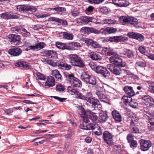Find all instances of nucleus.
<instances>
[{
  "instance_id": "nucleus-1",
  "label": "nucleus",
  "mask_w": 154,
  "mask_h": 154,
  "mask_svg": "<svg viewBox=\"0 0 154 154\" xmlns=\"http://www.w3.org/2000/svg\"><path fill=\"white\" fill-rule=\"evenodd\" d=\"M69 56V62L71 65L82 68L85 66V63L82 59L77 54H70Z\"/></svg>"
},
{
  "instance_id": "nucleus-2",
  "label": "nucleus",
  "mask_w": 154,
  "mask_h": 154,
  "mask_svg": "<svg viewBox=\"0 0 154 154\" xmlns=\"http://www.w3.org/2000/svg\"><path fill=\"white\" fill-rule=\"evenodd\" d=\"M17 9L20 12L30 14L35 12L37 10L35 6L29 5H19L17 6Z\"/></svg>"
},
{
  "instance_id": "nucleus-3",
  "label": "nucleus",
  "mask_w": 154,
  "mask_h": 154,
  "mask_svg": "<svg viewBox=\"0 0 154 154\" xmlns=\"http://www.w3.org/2000/svg\"><path fill=\"white\" fill-rule=\"evenodd\" d=\"M119 21L123 25L129 23L134 25L135 27H137V25L138 23L137 19L132 17L122 16L119 18Z\"/></svg>"
},
{
  "instance_id": "nucleus-4",
  "label": "nucleus",
  "mask_w": 154,
  "mask_h": 154,
  "mask_svg": "<svg viewBox=\"0 0 154 154\" xmlns=\"http://www.w3.org/2000/svg\"><path fill=\"white\" fill-rule=\"evenodd\" d=\"M113 135L108 131H105L103 133V138L104 142L109 146L114 144L113 139Z\"/></svg>"
},
{
  "instance_id": "nucleus-5",
  "label": "nucleus",
  "mask_w": 154,
  "mask_h": 154,
  "mask_svg": "<svg viewBox=\"0 0 154 154\" xmlns=\"http://www.w3.org/2000/svg\"><path fill=\"white\" fill-rule=\"evenodd\" d=\"M97 86V87H96L97 88L96 94L101 101L104 102H107L108 99L106 96L105 94V90L103 87Z\"/></svg>"
},
{
  "instance_id": "nucleus-6",
  "label": "nucleus",
  "mask_w": 154,
  "mask_h": 154,
  "mask_svg": "<svg viewBox=\"0 0 154 154\" xmlns=\"http://www.w3.org/2000/svg\"><path fill=\"white\" fill-rule=\"evenodd\" d=\"M7 38L11 43L13 45H18L21 43L20 36L17 35L10 34L8 36Z\"/></svg>"
},
{
  "instance_id": "nucleus-7",
  "label": "nucleus",
  "mask_w": 154,
  "mask_h": 154,
  "mask_svg": "<svg viewBox=\"0 0 154 154\" xmlns=\"http://www.w3.org/2000/svg\"><path fill=\"white\" fill-rule=\"evenodd\" d=\"M139 143L140 145V149L143 151L148 150L152 146L151 141L149 140L141 139L139 140Z\"/></svg>"
},
{
  "instance_id": "nucleus-8",
  "label": "nucleus",
  "mask_w": 154,
  "mask_h": 154,
  "mask_svg": "<svg viewBox=\"0 0 154 154\" xmlns=\"http://www.w3.org/2000/svg\"><path fill=\"white\" fill-rule=\"evenodd\" d=\"M94 20L93 17L86 16H82L76 19L77 23L83 24H87L90 22H93Z\"/></svg>"
},
{
  "instance_id": "nucleus-9",
  "label": "nucleus",
  "mask_w": 154,
  "mask_h": 154,
  "mask_svg": "<svg viewBox=\"0 0 154 154\" xmlns=\"http://www.w3.org/2000/svg\"><path fill=\"white\" fill-rule=\"evenodd\" d=\"M88 98L86 101L90 106L94 108H100L101 107V104L97 99H94L90 96H89Z\"/></svg>"
},
{
  "instance_id": "nucleus-10",
  "label": "nucleus",
  "mask_w": 154,
  "mask_h": 154,
  "mask_svg": "<svg viewBox=\"0 0 154 154\" xmlns=\"http://www.w3.org/2000/svg\"><path fill=\"white\" fill-rule=\"evenodd\" d=\"M107 67L112 74L115 75H119L120 74L121 72V69L115 65L112 64H109L107 65Z\"/></svg>"
},
{
  "instance_id": "nucleus-11",
  "label": "nucleus",
  "mask_w": 154,
  "mask_h": 154,
  "mask_svg": "<svg viewBox=\"0 0 154 154\" xmlns=\"http://www.w3.org/2000/svg\"><path fill=\"white\" fill-rule=\"evenodd\" d=\"M143 103L147 107H150L153 105L154 100L148 95H145L141 97Z\"/></svg>"
},
{
  "instance_id": "nucleus-12",
  "label": "nucleus",
  "mask_w": 154,
  "mask_h": 154,
  "mask_svg": "<svg viewBox=\"0 0 154 154\" xmlns=\"http://www.w3.org/2000/svg\"><path fill=\"white\" fill-rule=\"evenodd\" d=\"M116 28L113 27L103 28L98 30V34H102L104 35L114 33L117 32Z\"/></svg>"
},
{
  "instance_id": "nucleus-13",
  "label": "nucleus",
  "mask_w": 154,
  "mask_h": 154,
  "mask_svg": "<svg viewBox=\"0 0 154 154\" xmlns=\"http://www.w3.org/2000/svg\"><path fill=\"white\" fill-rule=\"evenodd\" d=\"M85 42L88 47L94 48H98L100 47L99 43L92 39L86 38L85 40Z\"/></svg>"
},
{
  "instance_id": "nucleus-14",
  "label": "nucleus",
  "mask_w": 154,
  "mask_h": 154,
  "mask_svg": "<svg viewBox=\"0 0 154 154\" xmlns=\"http://www.w3.org/2000/svg\"><path fill=\"white\" fill-rule=\"evenodd\" d=\"M21 49L17 47L11 48L8 50L9 54L13 56H17L22 53Z\"/></svg>"
},
{
  "instance_id": "nucleus-15",
  "label": "nucleus",
  "mask_w": 154,
  "mask_h": 154,
  "mask_svg": "<svg viewBox=\"0 0 154 154\" xmlns=\"http://www.w3.org/2000/svg\"><path fill=\"white\" fill-rule=\"evenodd\" d=\"M98 29L92 27H84L80 29V32H82L85 33H93L98 34Z\"/></svg>"
},
{
  "instance_id": "nucleus-16",
  "label": "nucleus",
  "mask_w": 154,
  "mask_h": 154,
  "mask_svg": "<svg viewBox=\"0 0 154 154\" xmlns=\"http://www.w3.org/2000/svg\"><path fill=\"white\" fill-rule=\"evenodd\" d=\"M60 37H63L64 39L72 40L73 39L74 36L72 33L68 32H62L59 33Z\"/></svg>"
},
{
  "instance_id": "nucleus-17",
  "label": "nucleus",
  "mask_w": 154,
  "mask_h": 154,
  "mask_svg": "<svg viewBox=\"0 0 154 154\" xmlns=\"http://www.w3.org/2000/svg\"><path fill=\"white\" fill-rule=\"evenodd\" d=\"M123 90L129 97H133L135 95V93L131 86H125L124 87Z\"/></svg>"
},
{
  "instance_id": "nucleus-18",
  "label": "nucleus",
  "mask_w": 154,
  "mask_h": 154,
  "mask_svg": "<svg viewBox=\"0 0 154 154\" xmlns=\"http://www.w3.org/2000/svg\"><path fill=\"white\" fill-rule=\"evenodd\" d=\"M55 85V81L54 78L51 76H48L45 82V86L48 87H52Z\"/></svg>"
},
{
  "instance_id": "nucleus-19",
  "label": "nucleus",
  "mask_w": 154,
  "mask_h": 154,
  "mask_svg": "<svg viewBox=\"0 0 154 154\" xmlns=\"http://www.w3.org/2000/svg\"><path fill=\"white\" fill-rule=\"evenodd\" d=\"M15 65L18 67H22L26 69H32L31 66L27 62L23 61H18L15 63Z\"/></svg>"
},
{
  "instance_id": "nucleus-20",
  "label": "nucleus",
  "mask_w": 154,
  "mask_h": 154,
  "mask_svg": "<svg viewBox=\"0 0 154 154\" xmlns=\"http://www.w3.org/2000/svg\"><path fill=\"white\" fill-rule=\"evenodd\" d=\"M112 114L114 119L116 121L120 122L122 121V118L120 113L116 110H113Z\"/></svg>"
},
{
  "instance_id": "nucleus-21",
  "label": "nucleus",
  "mask_w": 154,
  "mask_h": 154,
  "mask_svg": "<svg viewBox=\"0 0 154 154\" xmlns=\"http://www.w3.org/2000/svg\"><path fill=\"white\" fill-rule=\"evenodd\" d=\"M108 118L109 116L106 112H102L99 113V119L101 123L105 122Z\"/></svg>"
},
{
  "instance_id": "nucleus-22",
  "label": "nucleus",
  "mask_w": 154,
  "mask_h": 154,
  "mask_svg": "<svg viewBox=\"0 0 154 154\" xmlns=\"http://www.w3.org/2000/svg\"><path fill=\"white\" fill-rule=\"evenodd\" d=\"M102 52L103 54L109 56L112 54L114 51L109 47H104L102 48Z\"/></svg>"
},
{
  "instance_id": "nucleus-23",
  "label": "nucleus",
  "mask_w": 154,
  "mask_h": 154,
  "mask_svg": "<svg viewBox=\"0 0 154 154\" xmlns=\"http://www.w3.org/2000/svg\"><path fill=\"white\" fill-rule=\"evenodd\" d=\"M89 56L92 60L95 61L100 60L102 59L98 53L94 51L90 52L89 54Z\"/></svg>"
},
{
  "instance_id": "nucleus-24",
  "label": "nucleus",
  "mask_w": 154,
  "mask_h": 154,
  "mask_svg": "<svg viewBox=\"0 0 154 154\" xmlns=\"http://www.w3.org/2000/svg\"><path fill=\"white\" fill-rule=\"evenodd\" d=\"M111 55L112 56L109 58L110 62L112 63V64H114L116 65L119 59V58H118V55L117 53L114 52Z\"/></svg>"
},
{
  "instance_id": "nucleus-25",
  "label": "nucleus",
  "mask_w": 154,
  "mask_h": 154,
  "mask_svg": "<svg viewBox=\"0 0 154 154\" xmlns=\"http://www.w3.org/2000/svg\"><path fill=\"white\" fill-rule=\"evenodd\" d=\"M78 109L77 111L81 117L85 116L87 115V112L89 111L88 110H85L83 107L82 106H79L77 107Z\"/></svg>"
},
{
  "instance_id": "nucleus-26",
  "label": "nucleus",
  "mask_w": 154,
  "mask_h": 154,
  "mask_svg": "<svg viewBox=\"0 0 154 154\" xmlns=\"http://www.w3.org/2000/svg\"><path fill=\"white\" fill-rule=\"evenodd\" d=\"M120 55L122 57L125 56L128 58L132 59L134 56L132 51L129 49H126L124 51L120 53Z\"/></svg>"
},
{
  "instance_id": "nucleus-27",
  "label": "nucleus",
  "mask_w": 154,
  "mask_h": 154,
  "mask_svg": "<svg viewBox=\"0 0 154 154\" xmlns=\"http://www.w3.org/2000/svg\"><path fill=\"white\" fill-rule=\"evenodd\" d=\"M91 75V74L89 72L84 71L82 73L81 78L83 81L86 83Z\"/></svg>"
},
{
  "instance_id": "nucleus-28",
  "label": "nucleus",
  "mask_w": 154,
  "mask_h": 154,
  "mask_svg": "<svg viewBox=\"0 0 154 154\" xmlns=\"http://www.w3.org/2000/svg\"><path fill=\"white\" fill-rule=\"evenodd\" d=\"M88 118L92 121H96L98 119V116L95 113L89 110L87 112Z\"/></svg>"
},
{
  "instance_id": "nucleus-29",
  "label": "nucleus",
  "mask_w": 154,
  "mask_h": 154,
  "mask_svg": "<svg viewBox=\"0 0 154 154\" xmlns=\"http://www.w3.org/2000/svg\"><path fill=\"white\" fill-rule=\"evenodd\" d=\"M52 74L53 76H55L56 79L58 81L62 80L63 78L60 72L57 69L53 70L52 72Z\"/></svg>"
},
{
  "instance_id": "nucleus-30",
  "label": "nucleus",
  "mask_w": 154,
  "mask_h": 154,
  "mask_svg": "<svg viewBox=\"0 0 154 154\" xmlns=\"http://www.w3.org/2000/svg\"><path fill=\"white\" fill-rule=\"evenodd\" d=\"M130 129L132 133L137 134L139 132V129L137 127L136 124L134 123L133 122L130 123Z\"/></svg>"
},
{
  "instance_id": "nucleus-31",
  "label": "nucleus",
  "mask_w": 154,
  "mask_h": 154,
  "mask_svg": "<svg viewBox=\"0 0 154 154\" xmlns=\"http://www.w3.org/2000/svg\"><path fill=\"white\" fill-rule=\"evenodd\" d=\"M74 87L80 88L82 86V83L80 80L76 78H75L71 83Z\"/></svg>"
},
{
  "instance_id": "nucleus-32",
  "label": "nucleus",
  "mask_w": 154,
  "mask_h": 154,
  "mask_svg": "<svg viewBox=\"0 0 154 154\" xmlns=\"http://www.w3.org/2000/svg\"><path fill=\"white\" fill-rule=\"evenodd\" d=\"M64 75L67 81H69L71 83L75 78L72 74H69L67 72L64 73Z\"/></svg>"
},
{
  "instance_id": "nucleus-33",
  "label": "nucleus",
  "mask_w": 154,
  "mask_h": 154,
  "mask_svg": "<svg viewBox=\"0 0 154 154\" xmlns=\"http://www.w3.org/2000/svg\"><path fill=\"white\" fill-rule=\"evenodd\" d=\"M90 94H91L90 93H88L86 95H85L79 91V92L78 93L76 96L77 98L86 101L87 99H88V97L89 95H90Z\"/></svg>"
},
{
  "instance_id": "nucleus-34",
  "label": "nucleus",
  "mask_w": 154,
  "mask_h": 154,
  "mask_svg": "<svg viewBox=\"0 0 154 154\" xmlns=\"http://www.w3.org/2000/svg\"><path fill=\"white\" fill-rule=\"evenodd\" d=\"M92 85H96L97 80L95 77L91 74L87 82Z\"/></svg>"
},
{
  "instance_id": "nucleus-35",
  "label": "nucleus",
  "mask_w": 154,
  "mask_h": 154,
  "mask_svg": "<svg viewBox=\"0 0 154 154\" xmlns=\"http://www.w3.org/2000/svg\"><path fill=\"white\" fill-rule=\"evenodd\" d=\"M67 91L72 95L75 96H76L79 92L77 89L71 86H69L68 87Z\"/></svg>"
},
{
  "instance_id": "nucleus-36",
  "label": "nucleus",
  "mask_w": 154,
  "mask_h": 154,
  "mask_svg": "<svg viewBox=\"0 0 154 154\" xmlns=\"http://www.w3.org/2000/svg\"><path fill=\"white\" fill-rule=\"evenodd\" d=\"M112 150L113 151L116 153H119L123 151L121 145L119 144L114 146L112 148Z\"/></svg>"
},
{
  "instance_id": "nucleus-37",
  "label": "nucleus",
  "mask_w": 154,
  "mask_h": 154,
  "mask_svg": "<svg viewBox=\"0 0 154 154\" xmlns=\"http://www.w3.org/2000/svg\"><path fill=\"white\" fill-rule=\"evenodd\" d=\"M114 42H122L123 41L127 40L128 38L126 37L122 36H114Z\"/></svg>"
},
{
  "instance_id": "nucleus-38",
  "label": "nucleus",
  "mask_w": 154,
  "mask_h": 154,
  "mask_svg": "<svg viewBox=\"0 0 154 154\" xmlns=\"http://www.w3.org/2000/svg\"><path fill=\"white\" fill-rule=\"evenodd\" d=\"M55 45L56 47L62 50L66 49V44L61 42H56Z\"/></svg>"
},
{
  "instance_id": "nucleus-39",
  "label": "nucleus",
  "mask_w": 154,
  "mask_h": 154,
  "mask_svg": "<svg viewBox=\"0 0 154 154\" xmlns=\"http://www.w3.org/2000/svg\"><path fill=\"white\" fill-rule=\"evenodd\" d=\"M89 130L91 129L92 130H97L98 128H100V126L98 125L95 122L91 123L89 125Z\"/></svg>"
},
{
  "instance_id": "nucleus-40",
  "label": "nucleus",
  "mask_w": 154,
  "mask_h": 154,
  "mask_svg": "<svg viewBox=\"0 0 154 154\" xmlns=\"http://www.w3.org/2000/svg\"><path fill=\"white\" fill-rule=\"evenodd\" d=\"M126 63V62L122 59L119 58L118 63L116 64L119 67H123L125 66Z\"/></svg>"
},
{
  "instance_id": "nucleus-41",
  "label": "nucleus",
  "mask_w": 154,
  "mask_h": 154,
  "mask_svg": "<svg viewBox=\"0 0 154 154\" xmlns=\"http://www.w3.org/2000/svg\"><path fill=\"white\" fill-rule=\"evenodd\" d=\"M130 4L128 1L127 0H120L119 3V7H126L128 6Z\"/></svg>"
},
{
  "instance_id": "nucleus-42",
  "label": "nucleus",
  "mask_w": 154,
  "mask_h": 154,
  "mask_svg": "<svg viewBox=\"0 0 154 154\" xmlns=\"http://www.w3.org/2000/svg\"><path fill=\"white\" fill-rule=\"evenodd\" d=\"M148 83L149 84L148 90V91L150 93H154V82L149 81Z\"/></svg>"
},
{
  "instance_id": "nucleus-43",
  "label": "nucleus",
  "mask_w": 154,
  "mask_h": 154,
  "mask_svg": "<svg viewBox=\"0 0 154 154\" xmlns=\"http://www.w3.org/2000/svg\"><path fill=\"white\" fill-rule=\"evenodd\" d=\"M51 53V50H43L42 51L41 54L42 56H47L49 57Z\"/></svg>"
},
{
  "instance_id": "nucleus-44",
  "label": "nucleus",
  "mask_w": 154,
  "mask_h": 154,
  "mask_svg": "<svg viewBox=\"0 0 154 154\" xmlns=\"http://www.w3.org/2000/svg\"><path fill=\"white\" fill-rule=\"evenodd\" d=\"M11 12H6L0 14V16L2 18L5 19H10Z\"/></svg>"
},
{
  "instance_id": "nucleus-45",
  "label": "nucleus",
  "mask_w": 154,
  "mask_h": 154,
  "mask_svg": "<svg viewBox=\"0 0 154 154\" xmlns=\"http://www.w3.org/2000/svg\"><path fill=\"white\" fill-rule=\"evenodd\" d=\"M136 65L144 69L146 67V63L145 61H138L136 63Z\"/></svg>"
},
{
  "instance_id": "nucleus-46",
  "label": "nucleus",
  "mask_w": 154,
  "mask_h": 154,
  "mask_svg": "<svg viewBox=\"0 0 154 154\" xmlns=\"http://www.w3.org/2000/svg\"><path fill=\"white\" fill-rule=\"evenodd\" d=\"M131 97H128L127 96L124 95L122 98V102L127 105V104H128L130 101L131 100Z\"/></svg>"
},
{
  "instance_id": "nucleus-47",
  "label": "nucleus",
  "mask_w": 154,
  "mask_h": 154,
  "mask_svg": "<svg viewBox=\"0 0 154 154\" xmlns=\"http://www.w3.org/2000/svg\"><path fill=\"white\" fill-rule=\"evenodd\" d=\"M53 10H54L57 12L58 14L60 13L64 12L66 11V9L65 8L58 6L57 7L53 8Z\"/></svg>"
},
{
  "instance_id": "nucleus-48",
  "label": "nucleus",
  "mask_w": 154,
  "mask_h": 154,
  "mask_svg": "<svg viewBox=\"0 0 154 154\" xmlns=\"http://www.w3.org/2000/svg\"><path fill=\"white\" fill-rule=\"evenodd\" d=\"M128 104L131 107L134 108H136L137 107L138 105V103L135 100H133L131 98V100H130Z\"/></svg>"
},
{
  "instance_id": "nucleus-49",
  "label": "nucleus",
  "mask_w": 154,
  "mask_h": 154,
  "mask_svg": "<svg viewBox=\"0 0 154 154\" xmlns=\"http://www.w3.org/2000/svg\"><path fill=\"white\" fill-rule=\"evenodd\" d=\"M105 68L103 66H96L95 71L97 73L101 74Z\"/></svg>"
},
{
  "instance_id": "nucleus-50",
  "label": "nucleus",
  "mask_w": 154,
  "mask_h": 154,
  "mask_svg": "<svg viewBox=\"0 0 154 154\" xmlns=\"http://www.w3.org/2000/svg\"><path fill=\"white\" fill-rule=\"evenodd\" d=\"M101 74L104 77L106 78H108L109 76L110 73L106 68L105 67Z\"/></svg>"
},
{
  "instance_id": "nucleus-51",
  "label": "nucleus",
  "mask_w": 154,
  "mask_h": 154,
  "mask_svg": "<svg viewBox=\"0 0 154 154\" xmlns=\"http://www.w3.org/2000/svg\"><path fill=\"white\" fill-rule=\"evenodd\" d=\"M35 74L38 79L40 80H45L46 79V77L45 75L40 72H37Z\"/></svg>"
},
{
  "instance_id": "nucleus-52",
  "label": "nucleus",
  "mask_w": 154,
  "mask_h": 154,
  "mask_svg": "<svg viewBox=\"0 0 154 154\" xmlns=\"http://www.w3.org/2000/svg\"><path fill=\"white\" fill-rule=\"evenodd\" d=\"M68 133L64 135L66 139L70 138L74 134L73 131L71 129H69L68 131Z\"/></svg>"
},
{
  "instance_id": "nucleus-53",
  "label": "nucleus",
  "mask_w": 154,
  "mask_h": 154,
  "mask_svg": "<svg viewBox=\"0 0 154 154\" xmlns=\"http://www.w3.org/2000/svg\"><path fill=\"white\" fill-rule=\"evenodd\" d=\"M73 42L66 44V49L68 50H74V48Z\"/></svg>"
},
{
  "instance_id": "nucleus-54",
  "label": "nucleus",
  "mask_w": 154,
  "mask_h": 154,
  "mask_svg": "<svg viewBox=\"0 0 154 154\" xmlns=\"http://www.w3.org/2000/svg\"><path fill=\"white\" fill-rule=\"evenodd\" d=\"M37 49L38 50L42 49L46 46V44L43 42H40L36 45Z\"/></svg>"
},
{
  "instance_id": "nucleus-55",
  "label": "nucleus",
  "mask_w": 154,
  "mask_h": 154,
  "mask_svg": "<svg viewBox=\"0 0 154 154\" xmlns=\"http://www.w3.org/2000/svg\"><path fill=\"white\" fill-rule=\"evenodd\" d=\"M104 23L105 24H114L116 23V21L114 20L106 19L103 20Z\"/></svg>"
},
{
  "instance_id": "nucleus-56",
  "label": "nucleus",
  "mask_w": 154,
  "mask_h": 154,
  "mask_svg": "<svg viewBox=\"0 0 154 154\" xmlns=\"http://www.w3.org/2000/svg\"><path fill=\"white\" fill-rule=\"evenodd\" d=\"M100 11L101 13L105 14H107L109 13V10L108 8L106 7H103L100 8Z\"/></svg>"
},
{
  "instance_id": "nucleus-57",
  "label": "nucleus",
  "mask_w": 154,
  "mask_h": 154,
  "mask_svg": "<svg viewBox=\"0 0 154 154\" xmlns=\"http://www.w3.org/2000/svg\"><path fill=\"white\" fill-rule=\"evenodd\" d=\"M144 38V37L142 35L140 34L137 33L135 39L138 40L139 42H142L143 41Z\"/></svg>"
},
{
  "instance_id": "nucleus-58",
  "label": "nucleus",
  "mask_w": 154,
  "mask_h": 154,
  "mask_svg": "<svg viewBox=\"0 0 154 154\" xmlns=\"http://www.w3.org/2000/svg\"><path fill=\"white\" fill-rule=\"evenodd\" d=\"M56 91L60 92L63 91L64 90V87L61 84H59L57 85L56 87Z\"/></svg>"
},
{
  "instance_id": "nucleus-59",
  "label": "nucleus",
  "mask_w": 154,
  "mask_h": 154,
  "mask_svg": "<svg viewBox=\"0 0 154 154\" xmlns=\"http://www.w3.org/2000/svg\"><path fill=\"white\" fill-rule=\"evenodd\" d=\"M22 32V33L23 35H25V36H30V33L29 32H28L26 29L24 28H21Z\"/></svg>"
},
{
  "instance_id": "nucleus-60",
  "label": "nucleus",
  "mask_w": 154,
  "mask_h": 154,
  "mask_svg": "<svg viewBox=\"0 0 154 154\" xmlns=\"http://www.w3.org/2000/svg\"><path fill=\"white\" fill-rule=\"evenodd\" d=\"M137 33H135L134 32H129L128 33L127 35L128 37L131 38L135 39L136 38Z\"/></svg>"
},
{
  "instance_id": "nucleus-61",
  "label": "nucleus",
  "mask_w": 154,
  "mask_h": 154,
  "mask_svg": "<svg viewBox=\"0 0 154 154\" xmlns=\"http://www.w3.org/2000/svg\"><path fill=\"white\" fill-rule=\"evenodd\" d=\"M10 19H18L20 18V15L17 14H14L11 12Z\"/></svg>"
},
{
  "instance_id": "nucleus-62",
  "label": "nucleus",
  "mask_w": 154,
  "mask_h": 154,
  "mask_svg": "<svg viewBox=\"0 0 154 154\" xmlns=\"http://www.w3.org/2000/svg\"><path fill=\"white\" fill-rule=\"evenodd\" d=\"M49 20L50 21H55L58 23H60L61 22V21H62V20L60 19L59 18L55 17H50L49 18Z\"/></svg>"
},
{
  "instance_id": "nucleus-63",
  "label": "nucleus",
  "mask_w": 154,
  "mask_h": 154,
  "mask_svg": "<svg viewBox=\"0 0 154 154\" xmlns=\"http://www.w3.org/2000/svg\"><path fill=\"white\" fill-rule=\"evenodd\" d=\"M50 58L56 59L57 58V53L55 51H51V54Z\"/></svg>"
},
{
  "instance_id": "nucleus-64",
  "label": "nucleus",
  "mask_w": 154,
  "mask_h": 154,
  "mask_svg": "<svg viewBox=\"0 0 154 154\" xmlns=\"http://www.w3.org/2000/svg\"><path fill=\"white\" fill-rule=\"evenodd\" d=\"M93 133L97 135L100 136L102 134V131L100 127V128H98L97 130L93 131Z\"/></svg>"
}]
</instances>
